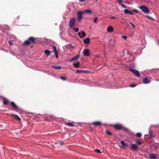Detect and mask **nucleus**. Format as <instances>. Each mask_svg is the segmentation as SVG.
<instances>
[{
  "label": "nucleus",
  "mask_w": 159,
  "mask_h": 159,
  "mask_svg": "<svg viewBox=\"0 0 159 159\" xmlns=\"http://www.w3.org/2000/svg\"><path fill=\"white\" fill-rule=\"evenodd\" d=\"M106 133L107 135H112V133L110 132L109 130H107L106 131Z\"/></svg>",
  "instance_id": "obj_31"
},
{
  "label": "nucleus",
  "mask_w": 159,
  "mask_h": 159,
  "mask_svg": "<svg viewBox=\"0 0 159 159\" xmlns=\"http://www.w3.org/2000/svg\"><path fill=\"white\" fill-rule=\"evenodd\" d=\"M3 102L5 105H7L10 102L6 98H4L3 99Z\"/></svg>",
  "instance_id": "obj_13"
},
{
  "label": "nucleus",
  "mask_w": 159,
  "mask_h": 159,
  "mask_svg": "<svg viewBox=\"0 0 159 159\" xmlns=\"http://www.w3.org/2000/svg\"><path fill=\"white\" fill-rule=\"evenodd\" d=\"M129 70L133 72V73L138 77H139L140 76V74L139 71L133 69L132 68H129Z\"/></svg>",
  "instance_id": "obj_4"
},
{
  "label": "nucleus",
  "mask_w": 159,
  "mask_h": 159,
  "mask_svg": "<svg viewBox=\"0 0 159 159\" xmlns=\"http://www.w3.org/2000/svg\"><path fill=\"white\" fill-rule=\"evenodd\" d=\"M52 48L53 49V51L54 52H57V47L55 46H53L52 47Z\"/></svg>",
  "instance_id": "obj_27"
},
{
  "label": "nucleus",
  "mask_w": 159,
  "mask_h": 159,
  "mask_svg": "<svg viewBox=\"0 0 159 159\" xmlns=\"http://www.w3.org/2000/svg\"><path fill=\"white\" fill-rule=\"evenodd\" d=\"M117 1L120 5H121V3L123 2L122 0H117Z\"/></svg>",
  "instance_id": "obj_35"
},
{
  "label": "nucleus",
  "mask_w": 159,
  "mask_h": 159,
  "mask_svg": "<svg viewBox=\"0 0 159 159\" xmlns=\"http://www.w3.org/2000/svg\"><path fill=\"white\" fill-rule=\"evenodd\" d=\"M136 136L138 137H140L142 136V134L141 133H138L136 134Z\"/></svg>",
  "instance_id": "obj_32"
},
{
  "label": "nucleus",
  "mask_w": 159,
  "mask_h": 159,
  "mask_svg": "<svg viewBox=\"0 0 159 159\" xmlns=\"http://www.w3.org/2000/svg\"><path fill=\"white\" fill-rule=\"evenodd\" d=\"M36 39V38L32 37H30L27 40L25 41L24 44L28 46L30 44L35 43V40Z\"/></svg>",
  "instance_id": "obj_1"
},
{
  "label": "nucleus",
  "mask_w": 159,
  "mask_h": 159,
  "mask_svg": "<svg viewBox=\"0 0 159 159\" xmlns=\"http://www.w3.org/2000/svg\"><path fill=\"white\" fill-rule=\"evenodd\" d=\"M95 57H99V56L96 55V56Z\"/></svg>",
  "instance_id": "obj_50"
},
{
  "label": "nucleus",
  "mask_w": 159,
  "mask_h": 159,
  "mask_svg": "<svg viewBox=\"0 0 159 159\" xmlns=\"http://www.w3.org/2000/svg\"><path fill=\"white\" fill-rule=\"evenodd\" d=\"M10 104L11 106L12 107L13 110H14L15 111H18V109H19V108L14 102H11Z\"/></svg>",
  "instance_id": "obj_6"
},
{
  "label": "nucleus",
  "mask_w": 159,
  "mask_h": 159,
  "mask_svg": "<svg viewBox=\"0 0 159 159\" xmlns=\"http://www.w3.org/2000/svg\"><path fill=\"white\" fill-rule=\"evenodd\" d=\"M59 144H60V145H63V143L61 142H60V143H59Z\"/></svg>",
  "instance_id": "obj_48"
},
{
  "label": "nucleus",
  "mask_w": 159,
  "mask_h": 159,
  "mask_svg": "<svg viewBox=\"0 0 159 159\" xmlns=\"http://www.w3.org/2000/svg\"><path fill=\"white\" fill-rule=\"evenodd\" d=\"M75 18H73L70 19L69 21V26L70 28L74 26L75 23Z\"/></svg>",
  "instance_id": "obj_5"
},
{
  "label": "nucleus",
  "mask_w": 159,
  "mask_h": 159,
  "mask_svg": "<svg viewBox=\"0 0 159 159\" xmlns=\"http://www.w3.org/2000/svg\"><path fill=\"white\" fill-rule=\"evenodd\" d=\"M52 67L54 69H61V67L59 66H57L56 65H53L52 66Z\"/></svg>",
  "instance_id": "obj_23"
},
{
  "label": "nucleus",
  "mask_w": 159,
  "mask_h": 159,
  "mask_svg": "<svg viewBox=\"0 0 159 159\" xmlns=\"http://www.w3.org/2000/svg\"><path fill=\"white\" fill-rule=\"evenodd\" d=\"M52 52V51H49L48 50H46L44 51V53L47 56H48L50 55V54Z\"/></svg>",
  "instance_id": "obj_14"
},
{
  "label": "nucleus",
  "mask_w": 159,
  "mask_h": 159,
  "mask_svg": "<svg viewBox=\"0 0 159 159\" xmlns=\"http://www.w3.org/2000/svg\"><path fill=\"white\" fill-rule=\"evenodd\" d=\"M139 8L145 13H147L149 12V10L148 8L145 6L141 5L139 7Z\"/></svg>",
  "instance_id": "obj_3"
},
{
  "label": "nucleus",
  "mask_w": 159,
  "mask_h": 159,
  "mask_svg": "<svg viewBox=\"0 0 159 159\" xmlns=\"http://www.w3.org/2000/svg\"><path fill=\"white\" fill-rule=\"evenodd\" d=\"M81 34L82 35H81V36L80 37V38H84L86 36V33L84 31H83L82 32Z\"/></svg>",
  "instance_id": "obj_25"
},
{
  "label": "nucleus",
  "mask_w": 159,
  "mask_h": 159,
  "mask_svg": "<svg viewBox=\"0 0 159 159\" xmlns=\"http://www.w3.org/2000/svg\"><path fill=\"white\" fill-rule=\"evenodd\" d=\"M132 11L133 12V13H138L139 11L138 10L136 9H133V10H132Z\"/></svg>",
  "instance_id": "obj_29"
},
{
  "label": "nucleus",
  "mask_w": 159,
  "mask_h": 159,
  "mask_svg": "<svg viewBox=\"0 0 159 159\" xmlns=\"http://www.w3.org/2000/svg\"><path fill=\"white\" fill-rule=\"evenodd\" d=\"M16 19L14 18V19H15L16 20L17 19V20H18L19 19V16L16 17Z\"/></svg>",
  "instance_id": "obj_47"
},
{
  "label": "nucleus",
  "mask_w": 159,
  "mask_h": 159,
  "mask_svg": "<svg viewBox=\"0 0 159 159\" xmlns=\"http://www.w3.org/2000/svg\"><path fill=\"white\" fill-rule=\"evenodd\" d=\"M55 55L56 58H57L58 57V52H55Z\"/></svg>",
  "instance_id": "obj_37"
},
{
  "label": "nucleus",
  "mask_w": 159,
  "mask_h": 159,
  "mask_svg": "<svg viewBox=\"0 0 159 159\" xmlns=\"http://www.w3.org/2000/svg\"><path fill=\"white\" fill-rule=\"evenodd\" d=\"M11 116L13 118L17 120H18L19 121H20L21 120L20 118L17 115H16L14 114H11Z\"/></svg>",
  "instance_id": "obj_10"
},
{
  "label": "nucleus",
  "mask_w": 159,
  "mask_h": 159,
  "mask_svg": "<svg viewBox=\"0 0 159 159\" xmlns=\"http://www.w3.org/2000/svg\"><path fill=\"white\" fill-rule=\"evenodd\" d=\"M120 5L123 7H124L125 8H127V7L124 4H121V5Z\"/></svg>",
  "instance_id": "obj_39"
},
{
  "label": "nucleus",
  "mask_w": 159,
  "mask_h": 159,
  "mask_svg": "<svg viewBox=\"0 0 159 159\" xmlns=\"http://www.w3.org/2000/svg\"><path fill=\"white\" fill-rule=\"evenodd\" d=\"M136 143L137 144L139 145H141L142 144V142L139 140H137Z\"/></svg>",
  "instance_id": "obj_26"
},
{
  "label": "nucleus",
  "mask_w": 159,
  "mask_h": 159,
  "mask_svg": "<svg viewBox=\"0 0 159 159\" xmlns=\"http://www.w3.org/2000/svg\"><path fill=\"white\" fill-rule=\"evenodd\" d=\"M148 79L147 77H145L143 80V82L144 84H147L148 83Z\"/></svg>",
  "instance_id": "obj_22"
},
{
  "label": "nucleus",
  "mask_w": 159,
  "mask_h": 159,
  "mask_svg": "<svg viewBox=\"0 0 159 159\" xmlns=\"http://www.w3.org/2000/svg\"><path fill=\"white\" fill-rule=\"evenodd\" d=\"M110 18L111 19H115L116 18V17H115V16H110Z\"/></svg>",
  "instance_id": "obj_38"
},
{
  "label": "nucleus",
  "mask_w": 159,
  "mask_h": 159,
  "mask_svg": "<svg viewBox=\"0 0 159 159\" xmlns=\"http://www.w3.org/2000/svg\"><path fill=\"white\" fill-rule=\"evenodd\" d=\"M136 86V85L135 84H132L130 85V87H134Z\"/></svg>",
  "instance_id": "obj_36"
},
{
  "label": "nucleus",
  "mask_w": 159,
  "mask_h": 159,
  "mask_svg": "<svg viewBox=\"0 0 159 159\" xmlns=\"http://www.w3.org/2000/svg\"><path fill=\"white\" fill-rule=\"evenodd\" d=\"M130 24L134 28L135 26H134V25L132 22H130Z\"/></svg>",
  "instance_id": "obj_41"
},
{
  "label": "nucleus",
  "mask_w": 159,
  "mask_h": 159,
  "mask_svg": "<svg viewBox=\"0 0 159 159\" xmlns=\"http://www.w3.org/2000/svg\"><path fill=\"white\" fill-rule=\"evenodd\" d=\"M149 157L151 159H156L157 157L156 155L152 154L149 156Z\"/></svg>",
  "instance_id": "obj_20"
},
{
  "label": "nucleus",
  "mask_w": 159,
  "mask_h": 159,
  "mask_svg": "<svg viewBox=\"0 0 159 159\" xmlns=\"http://www.w3.org/2000/svg\"><path fill=\"white\" fill-rule=\"evenodd\" d=\"M149 134H150V136H151V137H153V136L152 134L151 133V131H150L149 132Z\"/></svg>",
  "instance_id": "obj_46"
},
{
  "label": "nucleus",
  "mask_w": 159,
  "mask_h": 159,
  "mask_svg": "<svg viewBox=\"0 0 159 159\" xmlns=\"http://www.w3.org/2000/svg\"><path fill=\"white\" fill-rule=\"evenodd\" d=\"M88 71L83 70H76V73H87L88 72Z\"/></svg>",
  "instance_id": "obj_15"
},
{
  "label": "nucleus",
  "mask_w": 159,
  "mask_h": 159,
  "mask_svg": "<svg viewBox=\"0 0 159 159\" xmlns=\"http://www.w3.org/2000/svg\"><path fill=\"white\" fill-rule=\"evenodd\" d=\"M124 12L125 14H129V11L127 9H125V10H124Z\"/></svg>",
  "instance_id": "obj_30"
},
{
  "label": "nucleus",
  "mask_w": 159,
  "mask_h": 159,
  "mask_svg": "<svg viewBox=\"0 0 159 159\" xmlns=\"http://www.w3.org/2000/svg\"><path fill=\"white\" fill-rule=\"evenodd\" d=\"M131 149L133 151H136L138 150V148L136 144H132L131 146Z\"/></svg>",
  "instance_id": "obj_8"
},
{
  "label": "nucleus",
  "mask_w": 159,
  "mask_h": 159,
  "mask_svg": "<svg viewBox=\"0 0 159 159\" xmlns=\"http://www.w3.org/2000/svg\"><path fill=\"white\" fill-rule=\"evenodd\" d=\"M90 51L88 49H86L84 50L83 54L84 56L88 57L90 55Z\"/></svg>",
  "instance_id": "obj_9"
},
{
  "label": "nucleus",
  "mask_w": 159,
  "mask_h": 159,
  "mask_svg": "<svg viewBox=\"0 0 159 159\" xmlns=\"http://www.w3.org/2000/svg\"><path fill=\"white\" fill-rule=\"evenodd\" d=\"M84 13H87L91 14L92 13V11L91 10L89 9L87 10L84 11H83Z\"/></svg>",
  "instance_id": "obj_24"
},
{
  "label": "nucleus",
  "mask_w": 159,
  "mask_h": 159,
  "mask_svg": "<svg viewBox=\"0 0 159 159\" xmlns=\"http://www.w3.org/2000/svg\"><path fill=\"white\" fill-rule=\"evenodd\" d=\"M8 43L10 45H11L13 44V42L12 41H9Z\"/></svg>",
  "instance_id": "obj_40"
},
{
  "label": "nucleus",
  "mask_w": 159,
  "mask_h": 159,
  "mask_svg": "<svg viewBox=\"0 0 159 159\" xmlns=\"http://www.w3.org/2000/svg\"><path fill=\"white\" fill-rule=\"evenodd\" d=\"M92 124L94 126H100L102 125V123L100 121H97L93 123Z\"/></svg>",
  "instance_id": "obj_11"
},
{
  "label": "nucleus",
  "mask_w": 159,
  "mask_h": 159,
  "mask_svg": "<svg viewBox=\"0 0 159 159\" xmlns=\"http://www.w3.org/2000/svg\"><path fill=\"white\" fill-rule=\"evenodd\" d=\"M73 30L75 31V32H77L79 30V29L78 28H75V27H73Z\"/></svg>",
  "instance_id": "obj_28"
},
{
  "label": "nucleus",
  "mask_w": 159,
  "mask_h": 159,
  "mask_svg": "<svg viewBox=\"0 0 159 159\" xmlns=\"http://www.w3.org/2000/svg\"><path fill=\"white\" fill-rule=\"evenodd\" d=\"M79 57H80V54H79L77 56L72 58L70 60V62H72L76 60L77 59H78Z\"/></svg>",
  "instance_id": "obj_18"
},
{
  "label": "nucleus",
  "mask_w": 159,
  "mask_h": 159,
  "mask_svg": "<svg viewBox=\"0 0 159 159\" xmlns=\"http://www.w3.org/2000/svg\"><path fill=\"white\" fill-rule=\"evenodd\" d=\"M83 11H79L77 13V17L78 21L79 22L81 21L83 18Z\"/></svg>",
  "instance_id": "obj_2"
},
{
  "label": "nucleus",
  "mask_w": 159,
  "mask_h": 159,
  "mask_svg": "<svg viewBox=\"0 0 159 159\" xmlns=\"http://www.w3.org/2000/svg\"><path fill=\"white\" fill-rule=\"evenodd\" d=\"M98 18L97 17H95L94 18V23H96L97 22V20Z\"/></svg>",
  "instance_id": "obj_43"
},
{
  "label": "nucleus",
  "mask_w": 159,
  "mask_h": 159,
  "mask_svg": "<svg viewBox=\"0 0 159 159\" xmlns=\"http://www.w3.org/2000/svg\"><path fill=\"white\" fill-rule=\"evenodd\" d=\"M65 124L66 125L70 127H74L75 126V125L71 122H65Z\"/></svg>",
  "instance_id": "obj_17"
},
{
  "label": "nucleus",
  "mask_w": 159,
  "mask_h": 159,
  "mask_svg": "<svg viewBox=\"0 0 159 159\" xmlns=\"http://www.w3.org/2000/svg\"><path fill=\"white\" fill-rule=\"evenodd\" d=\"M114 127L117 130H120L121 129H124V127L120 124H117L114 126Z\"/></svg>",
  "instance_id": "obj_7"
},
{
  "label": "nucleus",
  "mask_w": 159,
  "mask_h": 159,
  "mask_svg": "<svg viewBox=\"0 0 159 159\" xmlns=\"http://www.w3.org/2000/svg\"><path fill=\"white\" fill-rule=\"evenodd\" d=\"M94 151L98 153H102V152H101V151L98 149H96Z\"/></svg>",
  "instance_id": "obj_33"
},
{
  "label": "nucleus",
  "mask_w": 159,
  "mask_h": 159,
  "mask_svg": "<svg viewBox=\"0 0 159 159\" xmlns=\"http://www.w3.org/2000/svg\"><path fill=\"white\" fill-rule=\"evenodd\" d=\"M147 17L148 18H149L151 19H152V18H150V17H149V16H147Z\"/></svg>",
  "instance_id": "obj_49"
},
{
  "label": "nucleus",
  "mask_w": 159,
  "mask_h": 159,
  "mask_svg": "<svg viewBox=\"0 0 159 159\" xmlns=\"http://www.w3.org/2000/svg\"><path fill=\"white\" fill-rule=\"evenodd\" d=\"M90 39L89 38H86L85 39H84L83 42L85 44H89L90 43Z\"/></svg>",
  "instance_id": "obj_12"
},
{
  "label": "nucleus",
  "mask_w": 159,
  "mask_h": 159,
  "mask_svg": "<svg viewBox=\"0 0 159 159\" xmlns=\"http://www.w3.org/2000/svg\"><path fill=\"white\" fill-rule=\"evenodd\" d=\"M120 143L122 144L121 148H126L127 147V146L125 143H124L123 140L121 141Z\"/></svg>",
  "instance_id": "obj_19"
},
{
  "label": "nucleus",
  "mask_w": 159,
  "mask_h": 159,
  "mask_svg": "<svg viewBox=\"0 0 159 159\" xmlns=\"http://www.w3.org/2000/svg\"><path fill=\"white\" fill-rule=\"evenodd\" d=\"M80 63L79 62H77V63H74L73 66H75L76 68H78L80 67Z\"/></svg>",
  "instance_id": "obj_21"
},
{
  "label": "nucleus",
  "mask_w": 159,
  "mask_h": 159,
  "mask_svg": "<svg viewBox=\"0 0 159 159\" xmlns=\"http://www.w3.org/2000/svg\"><path fill=\"white\" fill-rule=\"evenodd\" d=\"M78 35L79 37L80 38V37L81 36V33L80 32H79L78 33Z\"/></svg>",
  "instance_id": "obj_44"
},
{
  "label": "nucleus",
  "mask_w": 159,
  "mask_h": 159,
  "mask_svg": "<svg viewBox=\"0 0 159 159\" xmlns=\"http://www.w3.org/2000/svg\"><path fill=\"white\" fill-rule=\"evenodd\" d=\"M122 38L125 39H127V37L126 36H122Z\"/></svg>",
  "instance_id": "obj_42"
},
{
  "label": "nucleus",
  "mask_w": 159,
  "mask_h": 159,
  "mask_svg": "<svg viewBox=\"0 0 159 159\" xmlns=\"http://www.w3.org/2000/svg\"><path fill=\"white\" fill-rule=\"evenodd\" d=\"M129 14L131 15H134V13H133V12L131 11H129Z\"/></svg>",
  "instance_id": "obj_45"
},
{
  "label": "nucleus",
  "mask_w": 159,
  "mask_h": 159,
  "mask_svg": "<svg viewBox=\"0 0 159 159\" xmlns=\"http://www.w3.org/2000/svg\"><path fill=\"white\" fill-rule=\"evenodd\" d=\"M60 78L61 80H63L64 81H65V80H66V78L65 77H64V76H61V77H60Z\"/></svg>",
  "instance_id": "obj_34"
},
{
  "label": "nucleus",
  "mask_w": 159,
  "mask_h": 159,
  "mask_svg": "<svg viewBox=\"0 0 159 159\" xmlns=\"http://www.w3.org/2000/svg\"><path fill=\"white\" fill-rule=\"evenodd\" d=\"M113 28L111 26H109L107 28V31L108 32H113Z\"/></svg>",
  "instance_id": "obj_16"
}]
</instances>
